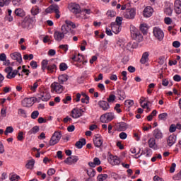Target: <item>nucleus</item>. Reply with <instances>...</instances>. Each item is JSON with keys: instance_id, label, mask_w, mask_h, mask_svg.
Masks as SVG:
<instances>
[{"instance_id": "nucleus-63", "label": "nucleus", "mask_w": 181, "mask_h": 181, "mask_svg": "<svg viewBox=\"0 0 181 181\" xmlns=\"http://www.w3.org/2000/svg\"><path fill=\"white\" fill-rule=\"evenodd\" d=\"M164 22L165 25H170L172 23V18L169 17H165L164 18Z\"/></svg>"}, {"instance_id": "nucleus-9", "label": "nucleus", "mask_w": 181, "mask_h": 181, "mask_svg": "<svg viewBox=\"0 0 181 181\" xmlns=\"http://www.w3.org/2000/svg\"><path fill=\"white\" fill-rule=\"evenodd\" d=\"M136 15V9L134 8L127 9L123 13L124 18L125 19H135V16Z\"/></svg>"}, {"instance_id": "nucleus-45", "label": "nucleus", "mask_w": 181, "mask_h": 181, "mask_svg": "<svg viewBox=\"0 0 181 181\" xmlns=\"http://www.w3.org/2000/svg\"><path fill=\"white\" fill-rule=\"evenodd\" d=\"M21 179V177L16 174H13L10 176L9 180L10 181H18Z\"/></svg>"}, {"instance_id": "nucleus-15", "label": "nucleus", "mask_w": 181, "mask_h": 181, "mask_svg": "<svg viewBox=\"0 0 181 181\" xmlns=\"http://www.w3.org/2000/svg\"><path fill=\"white\" fill-rule=\"evenodd\" d=\"M71 60H74V62H78V63H83V64H86V63H87V61L84 62V56L81 54H74L71 57Z\"/></svg>"}, {"instance_id": "nucleus-47", "label": "nucleus", "mask_w": 181, "mask_h": 181, "mask_svg": "<svg viewBox=\"0 0 181 181\" xmlns=\"http://www.w3.org/2000/svg\"><path fill=\"white\" fill-rule=\"evenodd\" d=\"M18 114L19 115H21V117H23V118H26L28 115H26V111L23 109H18Z\"/></svg>"}, {"instance_id": "nucleus-39", "label": "nucleus", "mask_w": 181, "mask_h": 181, "mask_svg": "<svg viewBox=\"0 0 181 181\" xmlns=\"http://www.w3.org/2000/svg\"><path fill=\"white\" fill-rule=\"evenodd\" d=\"M35 166V160L34 159H31V160H28L27 164L25 165V168L27 169H33V167Z\"/></svg>"}, {"instance_id": "nucleus-31", "label": "nucleus", "mask_w": 181, "mask_h": 181, "mask_svg": "<svg viewBox=\"0 0 181 181\" xmlns=\"http://www.w3.org/2000/svg\"><path fill=\"white\" fill-rule=\"evenodd\" d=\"M88 165L90 168H95V166H100V165H101V160H100V158L96 157L93 158V162H89Z\"/></svg>"}, {"instance_id": "nucleus-1", "label": "nucleus", "mask_w": 181, "mask_h": 181, "mask_svg": "<svg viewBox=\"0 0 181 181\" xmlns=\"http://www.w3.org/2000/svg\"><path fill=\"white\" fill-rule=\"evenodd\" d=\"M76 28H77L76 23L70 20H66L65 24H63L61 27V32L65 35H70V33H73V29H76Z\"/></svg>"}, {"instance_id": "nucleus-62", "label": "nucleus", "mask_w": 181, "mask_h": 181, "mask_svg": "<svg viewBox=\"0 0 181 181\" xmlns=\"http://www.w3.org/2000/svg\"><path fill=\"white\" fill-rule=\"evenodd\" d=\"M18 141H23V132H20L17 136Z\"/></svg>"}, {"instance_id": "nucleus-25", "label": "nucleus", "mask_w": 181, "mask_h": 181, "mask_svg": "<svg viewBox=\"0 0 181 181\" xmlns=\"http://www.w3.org/2000/svg\"><path fill=\"white\" fill-rule=\"evenodd\" d=\"M148 144L149 148H151V149H158V144H156V140L155 139V138H150L148 141Z\"/></svg>"}, {"instance_id": "nucleus-48", "label": "nucleus", "mask_w": 181, "mask_h": 181, "mask_svg": "<svg viewBox=\"0 0 181 181\" xmlns=\"http://www.w3.org/2000/svg\"><path fill=\"white\" fill-rule=\"evenodd\" d=\"M158 119H161L162 121H166V119H168V113L164 112V113H161L158 115Z\"/></svg>"}, {"instance_id": "nucleus-61", "label": "nucleus", "mask_w": 181, "mask_h": 181, "mask_svg": "<svg viewBox=\"0 0 181 181\" xmlns=\"http://www.w3.org/2000/svg\"><path fill=\"white\" fill-rule=\"evenodd\" d=\"M23 59L24 60H32L33 59V54H30L29 55L25 54Z\"/></svg>"}, {"instance_id": "nucleus-16", "label": "nucleus", "mask_w": 181, "mask_h": 181, "mask_svg": "<svg viewBox=\"0 0 181 181\" xmlns=\"http://www.w3.org/2000/svg\"><path fill=\"white\" fill-rule=\"evenodd\" d=\"M66 36L62 31L55 30L54 33V38L57 42H62Z\"/></svg>"}, {"instance_id": "nucleus-37", "label": "nucleus", "mask_w": 181, "mask_h": 181, "mask_svg": "<svg viewBox=\"0 0 181 181\" xmlns=\"http://www.w3.org/2000/svg\"><path fill=\"white\" fill-rule=\"evenodd\" d=\"M117 95L119 100H120L121 101H124V100H125V98H127V96L125 95V92L121 90H117Z\"/></svg>"}, {"instance_id": "nucleus-24", "label": "nucleus", "mask_w": 181, "mask_h": 181, "mask_svg": "<svg viewBox=\"0 0 181 181\" xmlns=\"http://www.w3.org/2000/svg\"><path fill=\"white\" fill-rule=\"evenodd\" d=\"M174 11L177 15H180L181 13V1L176 0L174 3Z\"/></svg>"}, {"instance_id": "nucleus-35", "label": "nucleus", "mask_w": 181, "mask_h": 181, "mask_svg": "<svg viewBox=\"0 0 181 181\" xmlns=\"http://www.w3.org/2000/svg\"><path fill=\"white\" fill-rule=\"evenodd\" d=\"M84 145H86V139H81L76 143L75 146H76L78 149H81Z\"/></svg>"}, {"instance_id": "nucleus-14", "label": "nucleus", "mask_w": 181, "mask_h": 181, "mask_svg": "<svg viewBox=\"0 0 181 181\" xmlns=\"http://www.w3.org/2000/svg\"><path fill=\"white\" fill-rule=\"evenodd\" d=\"M107 160L110 165H112V166H115L117 165H119L121 163V160L117 156H112L111 153H109V156L107 157Z\"/></svg>"}, {"instance_id": "nucleus-55", "label": "nucleus", "mask_w": 181, "mask_h": 181, "mask_svg": "<svg viewBox=\"0 0 181 181\" xmlns=\"http://www.w3.org/2000/svg\"><path fill=\"white\" fill-rule=\"evenodd\" d=\"M130 151L132 152V153H136V155H135L136 159H138V158H139L141 156V155H139V151L136 153V148H132L130 149Z\"/></svg>"}, {"instance_id": "nucleus-64", "label": "nucleus", "mask_w": 181, "mask_h": 181, "mask_svg": "<svg viewBox=\"0 0 181 181\" xmlns=\"http://www.w3.org/2000/svg\"><path fill=\"white\" fill-rule=\"evenodd\" d=\"M177 127L175 124H171L170 126L169 131L170 132H176Z\"/></svg>"}, {"instance_id": "nucleus-29", "label": "nucleus", "mask_w": 181, "mask_h": 181, "mask_svg": "<svg viewBox=\"0 0 181 181\" xmlns=\"http://www.w3.org/2000/svg\"><path fill=\"white\" fill-rule=\"evenodd\" d=\"M153 136L156 139H162L163 138V134L158 129H156L153 132Z\"/></svg>"}, {"instance_id": "nucleus-56", "label": "nucleus", "mask_w": 181, "mask_h": 181, "mask_svg": "<svg viewBox=\"0 0 181 181\" xmlns=\"http://www.w3.org/2000/svg\"><path fill=\"white\" fill-rule=\"evenodd\" d=\"M37 117H39V111L35 110L31 113V118L33 119H36V118H37Z\"/></svg>"}, {"instance_id": "nucleus-36", "label": "nucleus", "mask_w": 181, "mask_h": 181, "mask_svg": "<svg viewBox=\"0 0 181 181\" xmlns=\"http://www.w3.org/2000/svg\"><path fill=\"white\" fill-rule=\"evenodd\" d=\"M148 29H149L148 24H146L145 23H142L140 25V30H141V32H142V33H144V35H145V33H146L148 32Z\"/></svg>"}, {"instance_id": "nucleus-27", "label": "nucleus", "mask_w": 181, "mask_h": 181, "mask_svg": "<svg viewBox=\"0 0 181 181\" xmlns=\"http://www.w3.org/2000/svg\"><path fill=\"white\" fill-rule=\"evenodd\" d=\"M115 127H116L117 131H119V132L125 131L127 128H128V126L125 122L117 123L116 124Z\"/></svg>"}, {"instance_id": "nucleus-8", "label": "nucleus", "mask_w": 181, "mask_h": 181, "mask_svg": "<svg viewBox=\"0 0 181 181\" xmlns=\"http://www.w3.org/2000/svg\"><path fill=\"white\" fill-rule=\"evenodd\" d=\"M45 12L47 13H56V18L59 19L60 18V8L57 5H51L49 6L46 10Z\"/></svg>"}, {"instance_id": "nucleus-21", "label": "nucleus", "mask_w": 181, "mask_h": 181, "mask_svg": "<svg viewBox=\"0 0 181 181\" xmlns=\"http://www.w3.org/2000/svg\"><path fill=\"white\" fill-rule=\"evenodd\" d=\"M77 160H78V157L76 156H72L66 158L64 162L66 165H73L74 163H76Z\"/></svg>"}, {"instance_id": "nucleus-3", "label": "nucleus", "mask_w": 181, "mask_h": 181, "mask_svg": "<svg viewBox=\"0 0 181 181\" xmlns=\"http://www.w3.org/2000/svg\"><path fill=\"white\" fill-rule=\"evenodd\" d=\"M35 23H36V17L28 15L24 18L20 26L23 29H29V28H33Z\"/></svg>"}, {"instance_id": "nucleus-4", "label": "nucleus", "mask_w": 181, "mask_h": 181, "mask_svg": "<svg viewBox=\"0 0 181 181\" xmlns=\"http://www.w3.org/2000/svg\"><path fill=\"white\" fill-rule=\"evenodd\" d=\"M130 33L132 37L134 39V40H136L137 42H142V40H144V37L142 36V34H141L139 30H138V28H136V27H135L134 25H130Z\"/></svg>"}, {"instance_id": "nucleus-6", "label": "nucleus", "mask_w": 181, "mask_h": 181, "mask_svg": "<svg viewBox=\"0 0 181 181\" xmlns=\"http://www.w3.org/2000/svg\"><path fill=\"white\" fill-rule=\"evenodd\" d=\"M50 90L54 94H62L64 91V87L59 82H53L50 85Z\"/></svg>"}, {"instance_id": "nucleus-12", "label": "nucleus", "mask_w": 181, "mask_h": 181, "mask_svg": "<svg viewBox=\"0 0 181 181\" xmlns=\"http://www.w3.org/2000/svg\"><path fill=\"white\" fill-rule=\"evenodd\" d=\"M115 118L114 113L107 112L100 116V121L103 124H107V122H110Z\"/></svg>"}, {"instance_id": "nucleus-53", "label": "nucleus", "mask_w": 181, "mask_h": 181, "mask_svg": "<svg viewBox=\"0 0 181 181\" xmlns=\"http://www.w3.org/2000/svg\"><path fill=\"white\" fill-rule=\"evenodd\" d=\"M11 0H0V6H5L9 5Z\"/></svg>"}, {"instance_id": "nucleus-17", "label": "nucleus", "mask_w": 181, "mask_h": 181, "mask_svg": "<svg viewBox=\"0 0 181 181\" xmlns=\"http://www.w3.org/2000/svg\"><path fill=\"white\" fill-rule=\"evenodd\" d=\"M103 138L98 134H97L93 139V144L96 148H101V146H103Z\"/></svg>"}, {"instance_id": "nucleus-51", "label": "nucleus", "mask_w": 181, "mask_h": 181, "mask_svg": "<svg viewBox=\"0 0 181 181\" xmlns=\"http://www.w3.org/2000/svg\"><path fill=\"white\" fill-rule=\"evenodd\" d=\"M68 66L67 64L66 63H61L59 65V70L61 71H64L66 70H67Z\"/></svg>"}, {"instance_id": "nucleus-5", "label": "nucleus", "mask_w": 181, "mask_h": 181, "mask_svg": "<svg viewBox=\"0 0 181 181\" xmlns=\"http://www.w3.org/2000/svg\"><path fill=\"white\" fill-rule=\"evenodd\" d=\"M21 69H22V67L18 66L17 70L16 69L13 70L12 66L6 67L4 69L5 73L7 74L6 78H8L9 80H12V78H15V77L18 76V73H19V70H21Z\"/></svg>"}, {"instance_id": "nucleus-54", "label": "nucleus", "mask_w": 181, "mask_h": 181, "mask_svg": "<svg viewBox=\"0 0 181 181\" xmlns=\"http://www.w3.org/2000/svg\"><path fill=\"white\" fill-rule=\"evenodd\" d=\"M107 15L109 18H114V16H115V15H117V13L112 10H109L107 12Z\"/></svg>"}, {"instance_id": "nucleus-46", "label": "nucleus", "mask_w": 181, "mask_h": 181, "mask_svg": "<svg viewBox=\"0 0 181 181\" xmlns=\"http://www.w3.org/2000/svg\"><path fill=\"white\" fill-rule=\"evenodd\" d=\"M124 105L128 108H131L132 105H134V100H127L124 101Z\"/></svg>"}, {"instance_id": "nucleus-32", "label": "nucleus", "mask_w": 181, "mask_h": 181, "mask_svg": "<svg viewBox=\"0 0 181 181\" xmlns=\"http://www.w3.org/2000/svg\"><path fill=\"white\" fill-rule=\"evenodd\" d=\"M14 13L16 15V16H19L20 18H23V16L26 15L25 11L21 8H16L14 11Z\"/></svg>"}, {"instance_id": "nucleus-33", "label": "nucleus", "mask_w": 181, "mask_h": 181, "mask_svg": "<svg viewBox=\"0 0 181 181\" xmlns=\"http://www.w3.org/2000/svg\"><path fill=\"white\" fill-rule=\"evenodd\" d=\"M39 131H40L39 126H35L28 132V135H36Z\"/></svg>"}, {"instance_id": "nucleus-44", "label": "nucleus", "mask_w": 181, "mask_h": 181, "mask_svg": "<svg viewBox=\"0 0 181 181\" xmlns=\"http://www.w3.org/2000/svg\"><path fill=\"white\" fill-rule=\"evenodd\" d=\"M164 13L168 16H172V13H173V10L172 9V8L168 7V8H165Z\"/></svg>"}, {"instance_id": "nucleus-7", "label": "nucleus", "mask_w": 181, "mask_h": 181, "mask_svg": "<svg viewBox=\"0 0 181 181\" xmlns=\"http://www.w3.org/2000/svg\"><path fill=\"white\" fill-rule=\"evenodd\" d=\"M37 103L40 101H49L50 100V93L46 89H42L38 95Z\"/></svg>"}, {"instance_id": "nucleus-18", "label": "nucleus", "mask_w": 181, "mask_h": 181, "mask_svg": "<svg viewBox=\"0 0 181 181\" xmlns=\"http://www.w3.org/2000/svg\"><path fill=\"white\" fill-rule=\"evenodd\" d=\"M98 105L103 111H108L110 110V103L105 100H100Z\"/></svg>"}, {"instance_id": "nucleus-22", "label": "nucleus", "mask_w": 181, "mask_h": 181, "mask_svg": "<svg viewBox=\"0 0 181 181\" xmlns=\"http://www.w3.org/2000/svg\"><path fill=\"white\" fill-rule=\"evenodd\" d=\"M153 14V8H152L151 6L146 7L143 11V15L144 18H151V16H152Z\"/></svg>"}, {"instance_id": "nucleus-57", "label": "nucleus", "mask_w": 181, "mask_h": 181, "mask_svg": "<svg viewBox=\"0 0 181 181\" xmlns=\"http://www.w3.org/2000/svg\"><path fill=\"white\" fill-rule=\"evenodd\" d=\"M59 49H62V50H64L65 53L67 52V50H69V45H61L59 46Z\"/></svg>"}, {"instance_id": "nucleus-19", "label": "nucleus", "mask_w": 181, "mask_h": 181, "mask_svg": "<svg viewBox=\"0 0 181 181\" xmlns=\"http://www.w3.org/2000/svg\"><path fill=\"white\" fill-rule=\"evenodd\" d=\"M110 26L112 32H113V33H115V35H118V33L121 32V29L122 28V26L119 25L115 22L112 23Z\"/></svg>"}, {"instance_id": "nucleus-10", "label": "nucleus", "mask_w": 181, "mask_h": 181, "mask_svg": "<svg viewBox=\"0 0 181 181\" xmlns=\"http://www.w3.org/2000/svg\"><path fill=\"white\" fill-rule=\"evenodd\" d=\"M153 36H155L158 40H163V37H165V33L162 29L158 27H155L153 30Z\"/></svg>"}, {"instance_id": "nucleus-52", "label": "nucleus", "mask_w": 181, "mask_h": 181, "mask_svg": "<svg viewBox=\"0 0 181 181\" xmlns=\"http://www.w3.org/2000/svg\"><path fill=\"white\" fill-rule=\"evenodd\" d=\"M122 17H117L115 23H116V25H119V26H122Z\"/></svg>"}, {"instance_id": "nucleus-38", "label": "nucleus", "mask_w": 181, "mask_h": 181, "mask_svg": "<svg viewBox=\"0 0 181 181\" xmlns=\"http://www.w3.org/2000/svg\"><path fill=\"white\" fill-rule=\"evenodd\" d=\"M58 80H59V83H60V84H63L64 83H66V81H67V80H69V78H67V75L62 74V75L59 76Z\"/></svg>"}, {"instance_id": "nucleus-58", "label": "nucleus", "mask_w": 181, "mask_h": 181, "mask_svg": "<svg viewBox=\"0 0 181 181\" xmlns=\"http://www.w3.org/2000/svg\"><path fill=\"white\" fill-rule=\"evenodd\" d=\"M115 110L117 112V114H120V112H122V110H121V105L119 103L116 104Z\"/></svg>"}, {"instance_id": "nucleus-42", "label": "nucleus", "mask_w": 181, "mask_h": 181, "mask_svg": "<svg viewBox=\"0 0 181 181\" xmlns=\"http://www.w3.org/2000/svg\"><path fill=\"white\" fill-rule=\"evenodd\" d=\"M86 173L89 177H94V176H95V170L93 168L86 170Z\"/></svg>"}, {"instance_id": "nucleus-2", "label": "nucleus", "mask_w": 181, "mask_h": 181, "mask_svg": "<svg viewBox=\"0 0 181 181\" xmlns=\"http://www.w3.org/2000/svg\"><path fill=\"white\" fill-rule=\"evenodd\" d=\"M41 69L43 72L49 71V73H56V70H57V65L56 64H50L49 63V60L43 59L41 62Z\"/></svg>"}, {"instance_id": "nucleus-60", "label": "nucleus", "mask_w": 181, "mask_h": 181, "mask_svg": "<svg viewBox=\"0 0 181 181\" xmlns=\"http://www.w3.org/2000/svg\"><path fill=\"white\" fill-rule=\"evenodd\" d=\"M81 11H82V13H84L86 16L91 14V10L89 8H83Z\"/></svg>"}, {"instance_id": "nucleus-40", "label": "nucleus", "mask_w": 181, "mask_h": 181, "mask_svg": "<svg viewBox=\"0 0 181 181\" xmlns=\"http://www.w3.org/2000/svg\"><path fill=\"white\" fill-rule=\"evenodd\" d=\"M40 9L39 8V6H35L31 8V13L33 15V16H36L40 12Z\"/></svg>"}, {"instance_id": "nucleus-41", "label": "nucleus", "mask_w": 181, "mask_h": 181, "mask_svg": "<svg viewBox=\"0 0 181 181\" xmlns=\"http://www.w3.org/2000/svg\"><path fill=\"white\" fill-rule=\"evenodd\" d=\"M107 179H108V175L107 174H100L97 177L98 181H105L107 180Z\"/></svg>"}, {"instance_id": "nucleus-49", "label": "nucleus", "mask_w": 181, "mask_h": 181, "mask_svg": "<svg viewBox=\"0 0 181 181\" xmlns=\"http://www.w3.org/2000/svg\"><path fill=\"white\" fill-rule=\"evenodd\" d=\"M12 132H13V127H7L4 132V135L8 136V134H12Z\"/></svg>"}, {"instance_id": "nucleus-11", "label": "nucleus", "mask_w": 181, "mask_h": 181, "mask_svg": "<svg viewBox=\"0 0 181 181\" xmlns=\"http://www.w3.org/2000/svg\"><path fill=\"white\" fill-rule=\"evenodd\" d=\"M61 138L62 134H60V132H54L49 140V146H54L56 144H59V141H60Z\"/></svg>"}, {"instance_id": "nucleus-30", "label": "nucleus", "mask_w": 181, "mask_h": 181, "mask_svg": "<svg viewBox=\"0 0 181 181\" xmlns=\"http://www.w3.org/2000/svg\"><path fill=\"white\" fill-rule=\"evenodd\" d=\"M176 142V136L175 135H170L167 139V144L168 146H173V145H175Z\"/></svg>"}, {"instance_id": "nucleus-34", "label": "nucleus", "mask_w": 181, "mask_h": 181, "mask_svg": "<svg viewBox=\"0 0 181 181\" xmlns=\"http://www.w3.org/2000/svg\"><path fill=\"white\" fill-rule=\"evenodd\" d=\"M149 53L148 52H146L143 54L142 57L140 60V62L141 64H145L148 60H149Z\"/></svg>"}, {"instance_id": "nucleus-23", "label": "nucleus", "mask_w": 181, "mask_h": 181, "mask_svg": "<svg viewBox=\"0 0 181 181\" xmlns=\"http://www.w3.org/2000/svg\"><path fill=\"white\" fill-rule=\"evenodd\" d=\"M10 57L13 60H16V62H18V63H22V54H21V53H19V52H13V53L11 54Z\"/></svg>"}, {"instance_id": "nucleus-26", "label": "nucleus", "mask_w": 181, "mask_h": 181, "mask_svg": "<svg viewBox=\"0 0 181 181\" xmlns=\"http://www.w3.org/2000/svg\"><path fill=\"white\" fill-rule=\"evenodd\" d=\"M40 81H42L40 79L37 80L33 86H28L29 90L30 91H33V93H36V90L40 86Z\"/></svg>"}, {"instance_id": "nucleus-43", "label": "nucleus", "mask_w": 181, "mask_h": 181, "mask_svg": "<svg viewBox=\"0 0 181 181\" xmlns=\"http://www.w3.org/2000/svg\"><path fill=\"white\" fill-rule=\"evenodd\" d=\"M76 18H77V19H87V16L81 11L76 14Z\"/></svg>"}, {"instance_id": "nucleus-50", "label": "nucleus", "mask_w": 181, "mask_h": 181, "mask_svg": "<svg viewBox=\"0 0 181 181\" xmlns=\"http://www.w3.org/2000/svg\"><path fill=\"white\" fill-rule=\"evenodd\" d=\"M30 66L33 70H36V69L38 67L37 62L34 60L30 62Z\"/></svg>"}, {"instance_id": "nucleus-20", "label": "nucleus", "mask_w": 181, "mask_h": 181, "mask_svg": "<svg viewBox=\"0 0 181 181\" xmlns=\"http://www.w3.org/2000/svg\"><path fill=\"white\" fill-rule=\"evenodd\" d=\"M83 110L81 109H73L71 110V117L72 118H80L83 115Z\"/></svg>"}, {"instance_id": "nucleus-28", "label": "nucleus", "mask_w": 181, "mask_h": 181, "mask_svg": "<svg viewBox=\"0 0 181 181\" xmlns=\"http://www.w3.org/2000/svg\"><path fill=\"white\" fill-rule=\"evenodd\" d=\"M71 11L73 13H75L76 15L81 12V8H80V5L74 4L71 6Z\"/></svg>"}, {"instance_id": "nucleus-13", "label": "nucleus", "mask_w": 181, "mask_h": 181, "mask_svg": "<svg viewBox=\"0 0 181 181\" xmlns=\"http://www.w3.org/2000/svg\"><path fill=\"white\" fill-rule=\"evenodd\" d=\"M35 103H37V98H25L22 101L23 107H32Z\"/></svg>"}, {"instance_id": "nucleus-59", "label": "nucleus", "mask_w": 181, "mask_h": 181, "mask_svg": "<svg viewBox=\"0 0 181 181\" xmlns=\"http://www.w3.org/2000/svg\"><path fill=\"white\" fill-rule=\"evenodd\" d=\"M107 103H114L115 101V95H110L109 98H107Z\"/></svg>"}]
</instances>
